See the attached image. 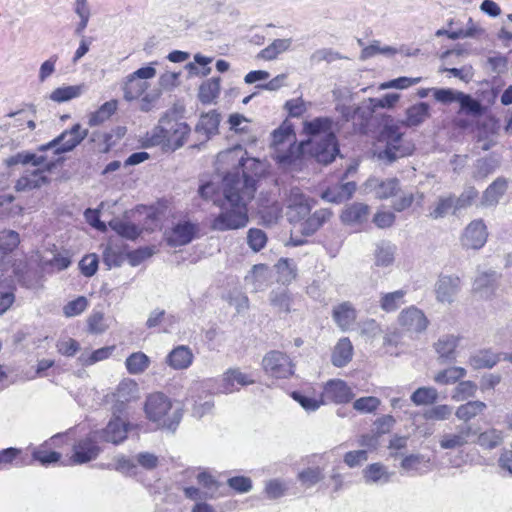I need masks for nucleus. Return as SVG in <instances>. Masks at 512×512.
Here are the masks:
<instances>
[{
	"mask_svg": "<svg viewBox=\"0 0 512 512\" xmlns=\"http://www.w3.org/2000/svg\"><path fill=\"white\" fill-rule=\"evenodd\" d=\"M256 188L243 179L224 176L221 200H214L220 208L218 215L211 222L216 231L237 230L247 226L248 203L253 199Z\"/></svg>",
	"mask_w": 512,
	"mask_h": 512,
	"instance_id": "nucleus-1",
	"label": "nucleus"
},
{
	"mask_svg": "<svg viewBox=\"0 0 512 512\" xmlns=\"http://www.w3.org/2000/svg\"><path fill=\"white\" fill-rule=\"evenodd\" d=\"M333 121L329 117H316L305 121L303 132L308 137L300 143L303 152H309L319 163H331L339 152Z\"/></svg>",
	"mask_w": 512,
	"mask_h": 512,
	"instance_id": "nucleus-2",
	"label": "nucleus"
},
{
	"mask_svg": "<svg viewBox=\"0 0 512 512\" xmlns=\"http://www.w3.org/2000/svg\"><path fill=\"white\" fill-rule=\"evenodd\" d=\"M144 410L150 421L172 432L175 431L182 418L180 408H173L171 400L161 392L150 394L147 397Z\"/></svg>",
	"mask_w": 512,
	"mask_h": 512,
	"instance_id": "nucleus-3",
	"label": "nucleus"
},
{
	"mask_svg": "<svg viewBox=\"0 0 512 512\" xmlns=\"http://www.w3.org/2000/svg\"><path fill=\"white\" fill-rule=\"evenodd\" d=\"M365 189L373 193L377 199H389L396 197L392 208L396 212H402L408 209L415 200V194L412 191H402L400 181L397 178L381 179L377 177L369 178L365 182Z\"/></svg>",
	"mask_w": 512,
	"mask_h": 512,
	"instance_id": "nucleus-4",
	"label": "nucleus"
},
{
	"mask_svg": "<svg viewBox=\"0 0 512 512\" xmlns=\"http://www.w3.org/2000/svg\"><path fill=\"white\" fill-rule=\"evenodd\" d=\"M381 139L385 142V148L378 152V158L388 164L411 155L414 151V144L403 136L396 125H385Z\"/></svg>",
	"mask_w": 512,
	"mask_h": 512,
	"instance_id": "nucleus-5",
	"label": "nucleus"
},
{
	"mask_svg": "<svg viewBox=\"0 0 512 512\" xmlns=\"http://www.w3.org/2000/svg\"><path fill=\"white\" fill-rule=\"evenodd\" d=\"M190 132L189 126L184 122H178L165 116L159 121V126L155 129L151 141L153 145L161 144L164 141L175 144L181 147L184 140Z\"/></svg>",
	"mask_w": 512,
	"mask_h": 512,
	"instance_id": "nucleus-6",
	"label": "nucleus"
},
{
	"mask_svg": "<svg viewBox=\"0 0 512 512\" xmlns=\"http://www.w3.org/2000/svg\"><path fill=\"white\" fill-rule=\"evenodd\" d=\"M88 135L87 129H82L80 124H75L69 130L63 131L58 137L46 145H42L39 150L45 151L55 148V154L72 151Z\"/></svg>",
	"mask_w": 512,
	"mask_h": 512,
	"instance_id": "nucleus-7",
	"label": "nucleus"
},
{
	"mask_svg": "<svg viewBox=\"0 0 512 512\" xmlns=\"http://www.w3.org/2000/svg\"><path fill=\"white\" fill-rule=\"evenodd\" d=\"M139 394L138 384L132 379L122 380L115 392L106 396L107 401L112 403L113 415L123 414L126 409V405L137 399Z\"/></svg>",
	"mask_w": 512,
	"mask_h": 512,
	"instance_id": "nucleus-8",
	"label": "nucleus"
},
{
	"mask_svg": "<svg viewBox=\"0 0 512 512\" xmlns=\"http://www.w3.org/2000/svg\"><path fill=\"white\" fill-rule=\"evenodd\" d=\"M265 372L275 378H288L293 374V365L290 358L283 352L270 351L263 360Z\"/></svg>",
	"mask_w": 512,
	"mask_h": 512,
	"instance_id": "nucleus-9",
	"label": "nucleus"
},
{
	"mask_svg": "<svg viewBox=\"0 0 512 512\" xmlns=\"http://www.w3.org/2000/svg\"><path fill=\"white\" fill-rule=\"evenodd\" d=\"M397 321L404 331L411 334L423 333L429 325V320L424 312L414 305L403 309L399 313Z\"/></svg>",
	"mask_w": 512,
	"mask_h": 512,
	"instance_id": "nucleus-10",
	"label": "nucleus"
},
{
	"mask_svg": "<svg viewBox=\"0 0 512 512\" xmlns=\"http://www.w3.org/2000/svg\"><path fill=\"white\" fill-rule=\"evenodd\" d=\"M487 236V228L483 220H473L464 229L461 243L466 249H480L486 243Z\"/></svg>",
	"mask_w": 512,
	"mask_h": 512,
	"instance_id": "nucleus-11",
	"label": "nucleus"
},
{
	"mask_svg": "<svg viewBox=\"0 0 512 512\" xmlns=\"http://www.w3.org/2000/svg\"><path fill=\"white\" fill-rule=\"evenodd\" d=\"M121 414L113 415V418L109 421L107 426L94 432L96 439H101L106 442L113 444H119L127 438V423L121 419Z\"/></svg>",
	"mask_w": 512,
	"mask_h": 512,
	"instance_id": "nucleus-12",
	"label": "nucleus"
},
{
	"mask_svg": "<svg viewBox=\"0 0 512 512\" xmlns=\"http://www.w3.org/2000/svg\"><path fill=\"white\" fill-rule=\"evenodd\" d=\"M239 168L234 171L227 173L225 176H231L237 179H243L247 182H251L253 187L256 188V179L264 172V164L256 158L241 157L239 160Z\"/></svg>",
	"mask_w": 512,
	"mask_h": 512,
	"instance_id": "nucleus-13",
	"label": "nucleus"
},
{
	"mask_svg": "<svg viewBox=\"0 0 512 512\" xmlns=\"http://www.w3.org/2000/svg\"><path fill=\"white\" fill-rule=\"evenodd\" d=\"M461 289V280L458 276H440L435 284L437 301L441 303H452Z\"/></svg>",
	"mask_w": 512,
	"mask_h": 512,
	"instance_id": "nucleus-14",
	"label": "nucleus"
},
{
	"mask_svg": "<svg viewBox=\"0 0 512 512\" xmlns=\"http://www.w3.org/2000/svg\"><path fill=\"white\" fill-rule=\"evenodd\" d=\"M99 453L100 448L97 445V439L92 433L74 445L72 461L76 464H84L94 460Z\"/></svg>",
	"mask_w": 512,
	"mask_h": 512,
	"instance_id": "nucleus-15",
	"label": "nucleus"
},
{
	"mask_svg": "<svg viewBox=\"0 0 512 512\" xmlns=\"http://www.w3.org/2000/svg\"><path fill=\"white\" fill-rule=\"evenodd\" d=\"M331 316L337 327L345 332L355 324L357 311L351 302L344 301L333 307Z\"/></svg>",
	"mask_w": 512,
	"mask_h": 512,
	"instance_id": "nucleus-16",
	"label": "nucleus"
},
{
	"mask_svg": "<svg viewBox=\"0 0 512 512\" xmlns=\"http://www.w3.org/2000/svg\"><path fill=\"white\" fill-rule=\"evenodd\" d=\"M459 338L452 334H446L439 337L433 347L437 353V360L440 364L452 363L457 358L456 348Z\"/></svg>",
	"mask_w": 512,
	"mask_h": 512,
	"instance_id": "nucleus-17",
	"label": "nucleus"
},
{
	"mask_svg": "<svg viewBox=\"0 0 512 512\" xmlns=\"http://www.w3.org/2000/svg\"><path fill=\"white\" fill-rule=\"evenodd\" d=\"M476 435L470 424H462L457 427L456 433L444 434L440 440L442 449H456L466 445L471 436Z\"/></svg>",
	"mask_w": 512,
	"mask_h": 512,
	"instance_id": "nucleus-18",
	"label": "nucleus"
},
{
	"mask_svg": "<svg viewBox=\"0 0 512 512\" xmlns=\"http://www.w3.org/2000/svg\"><path fill=\"white\" fill-rule=\"evenodd\" d=\"M322 396L327 401L346 403L353 398V393L344 381L337 379L326 383Z\"/></svg>",
	"mask_w": 512,
	"mask_h": 512,
	"instance_id": "nucleus-19",
	"label": "nucleus"
},
{
	"mask_svg": "<svg viewBox=\"0 0 512 512\" xmlns=\"http://www.w3.org/2000/svg\"><path fill=\"white\" fill-rule=\"evenodd\" d=\"M198 230L199 227L195 223L189 221L178 223L173 228L168 242L171 246L175 247L187 245L193 240Z\"/></svg>",
	"mask_w": 512,
	"mask_h": 512,
	"instance_id": "nucleus-20",
	"label": "nucleus"
},
{
	"mask_svg": "<svg viewBox=\"0 0 512 512\" xmlns=\"http://www.w3.org/2000/svg\"><path fill=\"white\" fill-rule=\"evenodd\" d=\"M355 190V182H346L328 188L322 193L321 197L327 202L339 204L350 199Z\"/></svg>",
	"mask_w": 512,
	"mask_h": 512,
	"instance_id": "nucleus-21",
	"label": "nucleus"
},
{
	"mask_svg": "<svg viewBox=\"0 0 512 512\" xmlns=\"http://www.w3.org/2000/svg\"><path fill=\"white\" fill-rule=\"evenodd\" d=\"M508 189V180L498 177L483 192L481 204L483 206H495Z\"/></svg>",
	"mask_w": 512,
	"mask_h": 512,
	"instance_id": "nucleus-22",
	"label": "nucleus"
},
{
	"mask_svg": "<svg viewBox=\"0 0 512 512\" xmlns=\"http://www.w3.org/2000/svg\"><path fill=\"white\" fill-rule=\"evenodd\" d=\"M45 169H34L26 171L15 184L17 191H27L41 187L48 182L47 176L44 175Z\"/></svg>",
	"mask_w": 512,
	"mask_h": 512,
	"instance_id": "nucleus-23",
	"label": "nucleus"
},
{
	"mask_svg": "<svg viewBox=\"0 0 512 512\" xmlns=\"http://www.w3.org/2000/svg\"><path fill=\"white\" fill-rule=\"evenodd\" d=\"M407 291L399 289L392 292L379 293V307L386 313L396 312L404 303Z\"/></svg>",
	"mask_w": 512,
	"mask_h": 512,
	"instance_id": "nucleus-24",
	"label": "nucleus"
},
{
	"mask_svg": "<svg viewBox=\"0 0 512 512\" xmlns=\"http://www.w3.org/2000/svg\"><path fill=\"white\" fill-rule=\"evenodd\" d=\"M496 284L497 273L495 271L481 272L474 280L473 291L482 298H489L493 294Z\"/></svg>",
	"mask_w": 512,
	"mask_h": 512,
	"instance_id": "nucleus-25",
	"label": "nucleus"
},
{
	"mask_svg": "<svg viewBox=\"0 0 512 512\" xmlns=\"http://www.w3.org/2000/svg\"><path fill=\"white\" fill-rule=\"evenodd\" d=\"M370 208L364 203H353L347 206L341 213V220L344 224L355 225L365 222L368 218Z\"/></svg>",
	"mask_w": 512,
	"mask_h": 512,
	"instance_id": "nucleus-26",
	"label": "nucleus"
},
{
	"mask_svg": "<svg viewBox=\"0 0 512 512\" xmlns=\"http://www.w3.org/2000/svg\"><path fill=\"white\" fill-rule=\"evenodd\" d=\"M254 383L248 375L242 373L239 369H229L223 375V392L232 393L241 386H247Z\"/></svg>",
	"mask_w": 512,
	"mask_h": 512,
	"instance_id": "nucleus-27",
	"label": "nucleus"
},
{
	"mask_svg": "<svg viewBox=\"0 0 512 512\" xmlns=\"http://www.w3.org/2000/svg\"><path fill=\"white\" fill-rule=\"evenodd\" d=\"M352 355L353 345L348 337H343L339 339L333 349L332 364L336 367H344L351 361Z\"/></svg>",
	"mask_w": 512,
	"mask_h": 512,
	"instance_id": "nucleus-28",
	"label": "nucleus"
},
{
	"mask_svg": "<svg viewBox=\"0 0 512 512\" xmlns=\"http://www.w3.org/2000/svg\"><path fill=\"white\" fill-rule=\"evenodd\" d=\"M193 360V354L189 347L180 345L174 348L167 356V363L176 370L188 368Z\"/></svg>",
	"mask_w": 512,
	"mask_h": 512,
	"instance_id": "nucleus-29",
	"label": "nucleus"
},
{
	"mask_svg": "<svg viewBox=\"0 0 512 512\" xmlns=\"http://www.w3.org/2000/svg\"><path fill=\"white\" fill-rule=\"evenodd\" d=\"M430 106L426 102L412 105L406 110L404 124L409 127L419 126L430 117Z\"/></svg>",
	"mask_w": 512,
	"mask_h": 512,
	"instance_id": "nucleus-30",
	"label": "nucleus"
},
{
	"mask_svg": "<svg viewBox=\"0 0 512 512\" xmlns=\"http://www.w3.org/2000/svg\"><path fill=\"white\" fill-rule=\"evenodd\" d=\"M87 91L85 84L58 87L50 94V99L57 103L67 102L80 97Z\"/></svg>",
	"mask_w": 512,
	"mask_h": 512,
	"instance_id": "nucleus-31",
	"label": "nucleus"
},
{
	"mask_svg": "<svg viewBox=\"0 0 512 512\" xmlns=\"http://www.w3.org/2000/svg\"><path fill=\"white\" fill-rule=\"evenodd\" d=\"M396 246L389 241H381L376 245L374 251L375 265L388 267L395 259Z\"/></svg>",
	"mask_w": 512,
	"mask_h": 512,
	"instance_id": "nucleus-32",
	"label": "nucleus"
},
{
	"mask_svg": "<svg viewBox=\"0 0 512 512\" xmlns=\"http://www.w3.org/2000/svg\"><path fill=\"white\" fill-rule=\"evenodd\" d=\"M269 301L279 314H288L291 311L292 297L284 288L272 290L269 294Z\"/></svg>",
	"mask_w": 512,
	"mask_h": 512,
	"instance_id": "nucleus-33",
	"label": "nucleus"
},
{
	"mask_svg": "<svg viewBox=\"0 0 512 512\" xmlns=\"http://www.w3.org/2000/svg\"><path fill=\"white\" fill-rule=\"evenodd\" d=\"M220 123V114L216 111H210L206 114H202L198 124L196 125V131L203 133L206 137L217 133L218 126Z\"/></svg>",
	"mask_w": 512,
	"mask_h": 512,
	"instance_id": "nucleus-34",
	"label": "nucleus"
},
{
	"mask_svg": "<svg viewBox=\"0 0 512 512\" xmlns=\"http://www.w3.org/2000/svg\"><path fill=\"white\" fill-rule=\"evenodd\" d=\"M332 216L330 209L321 208L316 210L303 224V232L307 235L313 234Z\"/></svg>",
	"mask_w": 512,
	"mask_h": 512,
	"instance_id": "nucleus-35",
	"label": "nucleus"
},
{
	"mask_svg": "<svg viewBox=\"0 0 512 512\" xmlns=\"http://www.w3.org/2000/svg\"><path fill=\"white\" fill-rule=\"evenodd\" d=\"M291 44V38L275 39L270 45L262 49L257 57L268 61L274 60L279 54L289 50Z\"/></svg>",
	"mask_w": 512,
	"mask_h": 512,
	"instance_id": "nucleus-36",
	"label": "nucleus"
},
{
	"mask_svg": "<svg viewBox=\"0 0 512 512\" xmlns=\"http://www.w3.org/2000/svg\"><path fill=\"white\" fill-rule=\"evenodd\" d=\"M486 404L482 401H468L465 404L460 405L455 412L456 417L464 422L475 418L486 409Z\"/></svg>",
	"mask_w": 512,
	"mask_h": 512,
	"instance_id": "nucleus-37",
	"label": "nucleus"
},
{
	"mask_svg": "<svg viewBox=\"0 0 512 512\" xmlns=\"http://www.w3.org/2000/svg\"><path fill=\"white\" fill-rule=\"evenodd\" d=\"M438 391L434 387L423 386L416 389L411 395V401L416 406L432 405L438 400Z\"/></svg>",
	"mask_w": 512,
	"mask_h": 512,
	"instance_id": "nucleus-38",
	"label": "nucleus"
},
{
	"mask_svg": "<svg viewBox=\"0 0 512 512\" xmlns=\"http://www.w3.org/2000/svg\"><path fill=\"white\" fill-rule=\"evenodd\" d=\"M220 93V78H212L201 84L198 97L203 104H210Z\"/></svg>",
	"mask_w": 512,
	"mask_h": 512,
	"instance_id": "nucleus-39",
	"label": "nucleus"
},
{
	"mask_svg": "<svg viewBox=\"0 0 512 512\" xmlns=\"http://www.w3.org/2000/svg\"><path fill=\"white\" fill-rule=\"evenodd\" d=\"M116 109V100L105 102L97 111L90 114L88 124L93 127L104 123L115 113Z\"/></svg>",
	"mask_w": 512,
	"mask_h": 512,
	"instance_id": "nucleus-40",
	"label": "nucleus"
},
{
	"mask_svg": "<svg viewBox=\"0 0 512 512\" xmlns=\"http://www.w3.org/2000/svg\"><path fill=\"white\" fill-rule=\"evenodd\" d=\"M396 53H398V50L395 47L388 46V45L381 46V42L379 40H374V41H372V43L370 45L363 47L361 54H360V59L366 60V59L372 58L378 54H381V55H384L387 57H392Z\"/></svg>",
	"mask_w": 512,
	"mask_h": 512,
	"instance_id": "nucleus-41",
	"label": "nucleus"
},
{
	"mask_svg": "<svg viewBox=\"0 0 512 512\" xmlns=\"http://www.w3.org/2000/svg\"><path fill=\"white\" fill-rule=\"evenodd\" d=\"M149 87L148 83L141 81L137 78H133L132 75L127 77V81L124 85V98L127 101H132L139 98Z\"/></svg>",
	"mask_w": 512,
	"mask_h": 512,
	"instance_id": "nucleus-42",
	"label": "nucleus"
},
{
	"mask_svg": "<svg viewBox=\"0 0 512 512\" xmlns=\"http://www.w3.org/2000/svg\"><path fill=\"white\" fill-rule=\"evenodd\" d=\"M466 375V369L463 367L452 366L439 371L435 374L433 380L441 385L454 384Z\"/></svg>",
	"mask_w": 512,
	"mask_h": 512,
	"instance_id": "nucleus-43",
	"label": "nucleus"
},
{
	"mask_svg": "<svg viewBox=\"0 0 512 512\" xmlns=\"http://www.w3.org/2000/svg\"><path fill=\"white\" fill-rule=\"evenodd\" d=\"M456 211L455 197L453 195H449L446 197H439L429 216L433 219H439L445 217L450 212L455 213Z\"/></svg>",
	"mask_w": 512,
	"mask_h": 512,
	"instance_id": "nucleus-44",
	"label": "nucleus"
},
{
	"mask_svg": "<svg viewBox=\"0 0 512 512\" xmlns=\"http://www.w3.org/2000/svg\"><path fill=\"white\" fill-rule=\"evenodd\" d=\"M109 226L118 235L129 239L135 240L140 235V229L133 223L126 222L120 219H113L109 222Z\"/></svg>",
	"mask_w": 512,
	"mask_h": 512,
	"instance_id": "nucleus-45",
	"label": "nucleus"
},
{
	"mask_svg": "<svg viewBox=\"0 0 512 512\" xmlns=\"http://www.w3.org/2000/svg\"><path fill=\"white\" fill-rule=\"evenodd\" d=\"M503 439L504 435L501 430L491 428L478 435L477 443L485 449H494L503 442Z\"/></svg>",
	"mask_w": 512,
	"mask_h": 512,
	"instance_id": "nucleus-46",
	"label": "nucleus"
},
{
	"mask_svg": "<svg viewBox=\"0 0 512 512\" xmlns=\"http://www.w3.org/2000/svg\"><path fill=\"white\" fill-rule=\"evenodd\" d=\"M295 141L292 125L283 123L278 129L274 130L272 134V145L279 149L282 145H291Z\"/></svg>",
	"mask_w": 512,
	"mask_h": 512,
	"instance_id": "nucleus-47",
	"label": "nucleus"
},
{
	"mask_svg": "<svg viewBox=\"0 0 512 512\" xmlns=\"http://www.w3.org/2000/svg\"><path fill=\"white\" fill-rule=\"evenodd\" d=\"M363 474L366 483H387L390 477L385 467L380 463H373L369 465L363 471Z\"/></svg>",
	"mask_w": 512,
	"mask_h": 512,
	"instance_id": "nucleus-48",
	"label": "nucleus"
},
{
	"mask_svg": "<svg viewBox=\"0 0 512 512\" xmlns=\"http://www.w3.org/2000/svg\"><path fill=\"white\" fill-rule=\"evenodd\" d=\"M498 361V357L487 350L479 351L469 359V363L474 369L492 368Z\"/></svg>",
	"mask_w": 512,
	"mask_h": 512,
	"instance_id": "nucleus-49",
	"label": "nucleus"
},
{
	"mask_svg": "<svg viewBox=\"0 0 512 512\" xmlns=\"http://www.w3.org/2000/svg\"><path fill=\"white\" fill-rule=\"evenodd\" d=\"M457 102L460 104L461 109L469 115L481 116L484 113L481 103L469 94L459 92Z\"/></svg>",
	"mask_w": 512,
	"mask_h": 512,
	"instance_id": "nucleus-50",
	"label": "nucleus"
},
{
	"mask_svg": "<svg viewBox=\"0 0 512 512\" xmlns=\"http://www.w3.org/2000/svg\"><path fill=\"white\" fill-rule=\"evenodd\" d=\"M113 349L114 347H102L91 353H82L78 357V362L83 366L93 365L98 361H102L109 358V356L112 354Z\"/></svg>",
	"mask_w": 512,
	"mask_h": 512,
	"instance_id": "nucleus-51",
	"label": "nucleus"
},
{
	"mask_svg": "<svg viewBox=\"0 0 512 512\" xmlns=\"http://www.w3.org/2000/svg\"><path fill=\"white\" fill-rule=\"evenodd\" d=\"M125 364L130 374H139L148 367L149 358L142 352H136L126 359Z\"/></svg>",
	"mask_w": 512,
	"mask_h": 512,
	"instance_id": "nucleus-52",
	"label": "nucleus"
},
{
	"mask_svg": "<svg viewBox=\"0 0 512 512\" xmlns=\"http://www.w3.org/2000/svg\"><path fill=\"white\" fill-rule=\"evenodd\" d=\"M279 280L283 283H290L296 278V266L290 259L281 258L276 264Z\"/></svg>",
	"mask_w": 512,
	"mask_h": 512,
	"instance_id": "nucleus-53",
	"label": "nucleus"
},
{
	"mask_svg": "<svg viewBox=\"0 0 512 512\" xmlns=\"http://www.w3.org/2000/svg\"><path fill=\"white\" fill-rule=\"evenodd\" d=\"M477 391V385L472 381L459 382L455 387L452 399L454 401H464L468 398L474 397Z\"/></svg>",
	"mask_w": 512,
	"mask_h": 512,
	"instance_id": "nucleus-54",
	"label": "nucleus"
},
{
	"mask_svg": "<svg viewBox=\"0 0 512 512\" xmlns=\"http://www.w3.org/2000/svg\"><path fill=\"white\" fill-rule=\"evenodd\" d=\"M87 324L88 331L92 334H101L109 327L101 311H93L87 319Z\"/></svg>",
	"mask_w": 512,
	"mask_h": 512,
	"instance_id": "nucleus-55",
	"label": "nucleus"
},
{
	"mask_svg": "<svg viewBox=\"0 0 512 512\" xmlns=\"http://www.w3.org/2000/svg\"><path fill=\"white\" fill-rule=\"evenodd\" d=\"M451 415L452 407L446 404H441L426 410L423 414V417L426 420L443 421L449 419Z\"/></svg>",
	"mask_w": 512,
	"mask_h": 512,
	"instance_id": "nucleus-56",
	"label": "nucleus"
},
{
	"mask_svg": "<svg viewBox=\"0 0 512 512\" xmlns=\"http://www.w3.org/2000/svg\"><path fill=\"white\" fill-rule=\"evenodd\" d=\"M19 235L13 230L0 231V250L12 251L19 244Z\"/></svg>",
	"mask_w": 512,
	"mask_h": 512,
	"instance_id": "nucleus-57",
	"label": "nucleus"
},
{
	"mask_svg": "<svg viewBox=\"0 0 512 512\" xmlns=\"http://www.w3.org/2000/svg\"><path fill=\"white\" fill-rule=\"evenodd\" d=\"M338 59H341V55L330 48L318 49L315 52H313L310 56V61L313 64H318L323 61L331 63Z\"/></svg>",
	"mask_w": 512,
	"mask_h": 512,
	"instance_id": "nucleus-58",
	"label": "nucleus"
},
{
	"mask_svg": "<svg viewBox=\"0 0 512 512\" xmlns=\"http://www.w3.org/2000/svg\"><path fill=\"white\" fill-rule=\"evenodd\" d=\"M266 241V234L261 229L252 228L248 231L247 242L253 251H260L265 246Z\"/></svg>",
	"mask_w": 512,
	"mask_h": 512,
	"instance_id": "nucleus-59",
	"label": "nucleus"
},
{
	"mask_svg": "<svg viewBox=\"0 0 512 512\" xmlns=\"http://www.w3.org/2000/svg\"><path fill=\"white\" fill-rule=\"evenodd\" d=\"M380 403V400L374 396L361 397L354 401L353 408L362 413H371L379 407Z\"/></svg>",
	"mask_w": 512,
	"mask_h": 512,
	"instance_id": "nucleus-60",
	"label": "nucleus"
},
{
	"mask_svg": "<svg viewBox=\"0 0 512 512\" xmlns=\"http://www.w3.org/2000/svg\"><path fill=\"white\" fill-rule=\"evenodd\" d=\"M87 306V299L83 296H80L77 299L68 302L64 306L63 312L67 317H74L80 315L83 311H85Z\"/></svg>",
	"mask_w": 512,
	"mask_h": 512,
	"instance_id": "nucleus-61",
	"label": "nucleus"
},
{
	"mask_svg": "<svg viewBox=\"0 0 512 512\" xmlns=\"http://www.w3.org/2000/svg\"><path fill=\"white\" fill-rule=\"evenodd\" d=\"M478 198V191L470 186L464 189L461 195L455 198L456 209H464L470 206Z\"/></svg>",
	"mask_w": 512,
	"mask_h": 512,
	"instance_id": "nucleus-62",
	"label": "nucleus"
},
{
	"mask_svg": "<svg viewBox=\"0 0 512 512\" xmlns=\"http://www.w3.org/2000/svg\"><path fill=\"white\" fill-rule=\"evenodd\" d=\"M56 347L60 354L68 357L74 356L80 349L79 343L68 337L58 340Z\"/></svg>",
	"mask_w": 512,
	"mask_h": 512,
	"instance_id": "nucleus-63",
	"label": "nucleus"
},
{
	"mask_svg": "<svg viewBox=\"0 0 512 512\" xmlns=\"http://www.w3.org/2000/svg\"><path fill=\"white\" fill-rule=\"evenodd\" d=\"M79 268L84 276H93L98 269V257L96 254H89L83 257L79 263Z\"/></svg>",
	"mask_w": 512,
	"mask_h": 512,
	"instance_id": "nucleus-64",
	"label": "nucleus"
}]
</instances>
